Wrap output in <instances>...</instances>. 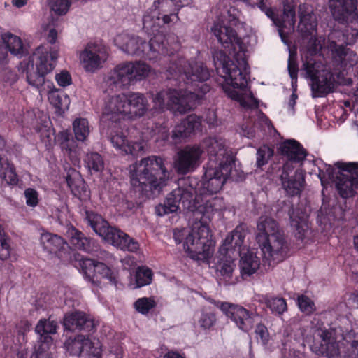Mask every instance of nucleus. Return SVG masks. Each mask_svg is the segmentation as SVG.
<instances>
[{
    "mask_svg": "<svg viewBox=\"0 0 358 358\" xmlns=\"http://www.w3.org/2000/svg\"><path fill=\"white\" fill-rule=\"evenodd\" d=\"M183 83L182 81L180 83ZM180 87L169 88L152 94V107L148 110L149 103L147 97L140 92H129L127 95H117L110 98L105 106L101 117V127L103 133L110 138L113 146L124 155L136 157L143 150L140 142L129 141L127 139L126 122L143 117L148 112V117L152 120L155 127L164 124L166 122V111L185 114L200 104L203 95L198 87H192L198 93Z\"/></svg>",
    "mask_w": 358,
    "mask_h": 358,
    "instance_id": "f257e3e1",
    "label": "nucleus"
},
{
    "mask_svg": "<svg viewBox=\"0 0 358 358\" xmlns=\"http://www.w3.org/2000/svg\"><path fill=\"white\" fill-rule=\"evenodd\" d=\"M125 39L126 42L120 46V48L131 55H136L149 60L155 59L159 55H168L171 57L169 65L166 70V78L172 85L180 84L182 81L185 85L190 87H199L201 92L208 93L210 90V86L206 84L210 77L209 69L203 63L197 62H189L178 55H175L170 52L166 45V37L164 34H156L149 42L139 36H119L115 41L119 43L120 40Z\"/></svg>",
    "mask_w": 358,
    "mask_h": 358,
    "instance_id": "f03ea898",
    "label": "nucleus"
},
{
    "mask_svg": "<svg viewBox=\"0 0 358 358\" xmlns=\"http://www.w3.org/2000/svg\"><path fill=\"white\" fill-rule=\"evenodd\" d=\"M192 194L182 189H175L168 194L164 204L155 207V213L163 216L177 212L181 207L192 213L193 220L192 233L186 236L183 243L184 249L192 255H207L215 244L209 222L215 213L224 208L222 198L206 200L199 205L196 199H192Z\"/></svg>",
    "mask_w": 358,
    "mask_h": 358,
    "instance_id": "7ed1b4c3",
    "label": "nucleus"
},
{
    "mask_svg": "<svg viewBox=\"0 0 358 358\" xmlns=\"http://www.w3.org/2000/svg\"><path fill=\"white\" fill-rule=\"evenodd\" d=\"M211 31L222 45L234 53L231 59L222 50L213 51V60L217 75L225 76L231 78L234 85L243 87L246 83L245 75L248 69V63L245 57L246 48L241 38L230 26L221 22H216L211 28Z\"/></svg>",
    "mask_w": 358,
    "mask_h": 358,
    "instance_id": "20e7f679",
    "label": "nucleus"
},
{
    "mask_svg": "<svg viewBox=\"0 0 358 358\" xmlns=\"http://www.w3.org/2000/svg\"><path fill=\"white\" fill-rule=\"evenodd\" d=\"M131 184L141 200L154 197L166 185L169 173L164 159L151 155L136 162L130 168Z\"/></svg>",
    "mask_w": 358,
    "mask_h": 358,
    "instance_id": "39448f33",
    "label": "nucleus"
},
{
    "mask_svg": "<svg viewBox=\"0 0 358 358\" xmlns=\"http://www.w3.org/2000/svg\"><path fill=\"white\" fill-rule=\"evenodd\" d=\"M256 240L262 252L263 258L271 265L285 258L288 247L284 233L279 229L278 223L271 217H265L257 224Z\"/></svg>",
    "mask_w": 358,
    "mask_h": 358,
    "instance_id": "423d86ee",
    "label": "nucleus"
},
{
    "mask_svg": "<svg viewBox=\"0 0 358 358\" xmlns=\"http://www.w3.org/2000/svg\"><path fill=\"white\" fill-rule=\"evenodd\" d=\"M301 71L311 81L313 97H324L333 92L337 84L335 73L322 61L321 57H301Z\"/></svg>",
    "mask_w": 358,
    "mask_h": 358,
    "instance_id": "0eeeda50",
    "label": "nucleus"
},
{
    "mask_svg": "<svg viewBox=\"0 0 358 358\" xmlns=\"http://www.w3.org/2000/svg\"><path fill=\"white\" fill-rule=\"evenodd\" d=\"M330 36H342L345 43V45L338 44L335 41L329 39L327 44L328 51L331 53L336 80L338 83L342 78H340L341 76H343V71L357 63V54L347 48L346 45H352L356 41L358 37V28H353L348 25L343 32H334Z\"/></svg>",
    "mask_w": 358,
    "mask_h": 358,
    "instance_id": "6e6552de",
    "label": "nucleus"
},
{
    "mask_svg": "<svg viewBox=\"0 0 358 358\" xmlns=\"http://www.w3.org/2000/svg\"><path fill=\"white\" fill-rule=\"evenodd\" d=\"M234 161L230 157H227L223 162H220L219 166H213V164H208L203 176L202 184L200 189V195H194L196 192L192 188L178 187L185 191L192 192V199H196L199 202L197 206L202 205L206 200L213 199L208 198V194L213 195L217 193L229 177ZM215 198H218L215 196Z\"/></svg>",
    "mask_w": 358,
    "mask_h": 358,
    "instance_id": "1a4fd4ad",
    "label": "nucleus"
},
{
    "mask_svg": "<svg viewBox=\"0 0 358 358\" xmlns=\"http://www.w3.org/2000/svg\"><path fill=\"white\" fill-rule=\"evenodd\" d=\"M336 328L322 329L311 327L313 339L318 336L321 339V352L329 357L340 355L343 358H358V341H349L347 336L341 334L342 341L338 340Z\"/></svg>",
    "mask_w": 358,
    "mask_h": 358,
    "instance_id": "9d476101",
    "label": "nucleus"
},
{
    "mask_svg": "<svg viewBox=\"0 0 358 358\" xmlns=\"http://www.w3.org/2000/svg\"><path fill=\"white\" fill-rule=\"evenodd\" d=\"M86 220L93 231L107 243L122 250L136 252L139 249L137 241L123 231L109 225L103 217L92 211L86 212Z\"/></svg>",
    "mask_w": 358,
    "mask_h": 358,
    "instance_id": "9b49d317",
    "label": "nucleus"
},
{
    "mask_svg": "<svg viewBox=\"0 0 358 358\" xmlns=\"http://www.w3.org/2000/svg\"><path fill=\"white\" fill-rule=\"evenodd\" d=\"M58 52V48L48 45H41L35 49L31 56V62L36 66V71H29L27 73V80L30 85L37 88L43 85L45 76L55 68Z\"/></svg>",
    "mask_w": 358,
    "mask_h": 358,
    "instance_id": "f8f14e48",
    "label": "nucleus"
},
{
    "mask_svg": "<svg viewBox=\"0 0 358 358\" xmlns=\"http://www.w3.org/2000/svg\"><path fill=\"white\" fill-rule=\"evenodd\" d=\"M150 71V66L144 62H124L116 65L108 78L110 84L121 88L145 79Z\"/></svg>",
    "mask_w": 358,
    "mask_h": 358,
    "instance_id": "ddd939ff",
    "label": "nucleus"
},
{
    "mask_svg": "<svg viewBox=\"0 0 358 358\" xmlns=\"http://www.w3.org/2000/svg\"><path fill=\"white\" fill-rule=\"evenodd\" d=\"M245 2L255 4L266 15L270 18L279 28V33L282 41L285 38L282 29L288 24L294 27L296 23V4L294 0H283V13L280 16L275 14L268 0H243Z\"/></svg>",
    "mask_w": 358,
    "mask_h": 358,
    "instance_id": "4468645a",
    "label": "nucleus"
},
{
    "mask_svg": "<svg viewBox=\"0 0 358 358\" xmlns=\"http://www.w3.org/2000/svg\"><path fill=\"white\" fill-rule=\"evenodd\" d=\"M335 166L338 169L336 187L343 198L353 196L358 189V163L338 162Z\"/></svg>",
    "mask_w": 358,
    "mask_h": 358,
    "instance_id": "2eb2a0df",
    "label": "nucleus"
},
{
    "mask_svg": "<svg viewBox=\"0 0 358 358\" xmlns=\"http://www.w3.org/2000/svg\"><path fill=\"white\" fill-rule=\"evenodd\" d=\"M66 350L71 356L83 358H102L101 345L99 341L93 342L88 337L78 335L69 337L64 343Z\"/></svg>",
    "mask_w": 358,
    "mask_h": 358,
    "instance_id": "dca6fc26",
    "label": "nucleus"
},
{
    "mask_svg": "<svg viewBox=\"0 0 358 358\" xmlns=\"http://www.w3.org/2000/svg\"><path fill=\"white\" fill-rule=\"evenodd\" d=\"M79 265L85 278L92 282L96 283L101 279H106L111 285L117 286V274L104 263L90 258H82Z\"/></svg>",
    "mask_w": 358,
    "mask_h": 358,
    "instance_id": "f3484780",
    "label": "nucleus"
},
{
    "mask_svg": "<svg viewBox=\"0 0 358 358\" xmlns=\"http://www.w3.org/2000/svg\"><path fill=\"white\" fill-rule=\"evenodd\" d=\"M284 164L279 170L282 187L289 196H298L303 190L305 182L304 174L300 168H289Z\"/></svg>",
    "mask_w": 358,
    "mask_h": 358,
    "instance_id": "a211bd4d",
    "label": "nucleus"
},
{
    "mask_svg": "<svg viewBox=\"0 0 358 358\" xmlns=\"http://www.w3.org/2000/svg\"><path fill=\"white\" fill-rule=\"evenodd\" d=\"M357 0H330L329 8L334 19L341 24L358 23Z\"/></svg>",
    "mask_w": 358,
    "mask_h": 358,
    "instance_id": "6ab92c4d",
    "label": "nucleus"
},
{
    "mask_svg": "<svg viewBox=\"0 0 358 358\" xmlns=\"http://www.w3.org/2000/svg\"><path fill=\"white\" fill-rule=\"evenodd\" d=\"M203 150L200 146L187 145L178 152L174 166L178 173L187 174L193 171L199 165Z\"/></svg>",
    "mask_w": 358,
    "mask_h": 358,
    "instance_id": "aec40b11",
    "label": "nucleus"
},
{
    "mask_svg": "<svg viewBox=\"0 0 358 358\" xmlns=\"http://www.w3.org/2000/svg\"><path fill=\"white\" fill-rule=\"evenodd\" d=\"M106 48L99 44L89 43L80 53V61L86 71L94 72L107 60Z\"/></svg>",
    "mask_w": 358,
    "mask_h": 358,
    "instance_id": "412c9836",
    "label": "nucleus"
},
{
    "mask_svg": "<svg viewBox=\"0 0 358 358\" xmlns=\"http://www.w3.org/2000/svg\"><path fill=\"white\" fill-rule=\"evenodd\" d=\"M223 314L243 332H249L254 327L255 314L241 305L229 303Z\"/></svg>",
    "mask_w": 358,
    "mask_h": 358,
    "instance_id": "4be33fe9",
    "label": "nucleus"
},
{
    "mask_svg": "<svg viewBox=\"0 0 358 358\" xmlns=\"http://www.w3.org/2000/svg\"><path fill=\"white\" fill-rule=\"evenodd\" d=\"M278 152L287 159L285 164H289V168H296L294 164L302 165L308 155L307 150L295 139H287L282 141L279 145Z\"/></svg>",
    "mask_w": 358,
    "mask_h": 358,
    "instance_id": "5701e85b",
    "label": "nucleus"
},
{
    "mask_svg": "<svg viewBox=\"0 0 358 358\" xmlns=\"http://www.w3.org/2000/svg\"><path fill=\"white\" fill-rule=\"evenodd\" d=\"M250 66H248V69L247 71V75H245V81L246 83L243 87H238L236 85H234L231 81V78L227 77L225 76H220V79L222 82L220 83V86L225 93V94L232 100L236 101L241 103V105L245 108H257L259 107V100L254 96H251L250 103H248L242 93L238 92L236 90H244L246 89L248 80L250 78Z\"/></svg>",
    "mask_w": 358,
    "mask_h": 358,
    "instance_id": "b1692460",
    "label": "nucleus"
},
{
    "mask_svg": "<svg viewBox=\"0 0 358 358\" xmlns=\"http://www.w3.org/2000/svg\"><path fill=\"white\" fill-rule=\"evenodd\" d=\"M63 325L69 331H80L90 334L94 331V320L85 313L75 311L65 315Z\"/></svg>",
    "mask_w": 358,
    "mask_h": 358,
    "instance_id": "393cba45",
    "label": "nucleus"
},
{
    "mask_svg": "<svg viewBox=\"0 0 358 358\" xmlns=\"http://www.w3.org/2000/svg\"><path fill=\"white\" fill-rule=\"evenodd\" d=\"M199 146L203 150V152L208 153L210 159L208 164L215 163L219 166L220 162H223L228 157L234 160L233 157L227 152L222 139L214 137L206 138Z\"/></svg>",
    "mask_w": 358,
    "mask_h": 358,
    "instance_id": "a878e982",
    "label": "nucleus"
},
{
    "mask_svg": "<svg viewBox=\"0 0 358 358\" xmlns=\"http://www.w3.org/2000/svg\"><path fill=\"white\" fill-rule=\"evenodd\" d=\"M56 140L59 143L64 155L69 159L71 163L73 165L78 164L80 148L76 141L73 139L71 133L68 130L60 131L57 134Z\"/></svg>",
    "mask_w": 358,
    "mask_h": 358,
    "instance_id": "bb28decb",
    "label": "nucleus"
},
{
    "mask_svg": "<svg viewBox=\"0 0 358 358\" xmlns=\"http://www.w3.org/2000/svg\"><path fill=\"white\" fill-rule=\"evenodd\" d=\"M201 120L194 114L188 115L179 124H176L171 131V138L174 143H178L181 138H185L194 134L201 129Z\"/></svg>",
    "mask_w": 358,
    "mask_h": 358,
    "instance_id": "cd10ccee",
    "label": "nucleus"
},
{
    "mask_svg": "<svg viewBox=\"0 0 358 358\" xmlns=\"http://www.w3.org/2000/svg\"><path fill=\"white\" fill-rule=\"evenodd\" d=\"M178 14V13H160L159 12V15H162V17L157 16L155 18L150 14L146 13L143 17V29L146 31H150L154 36L156 34H161L159 31L160 22H162L163 25L171 22L175 23L179 20ZM162 34H163L162 33Z\"/></svg>",
    "mask_w": 358,
    "mask_h": 358,
    "instance_id": "c85d7f7f",
    "label": "nucleus"
},
{
    "mask_svg": "<svg viewBox=\"0 0 358 358\" xmlns=\"http://www.w3.org/2000/svg\"><path fill=\"white\" fill-rule=\"evenodd\" d=\"M20 178L14 164L7 157L0 156L1 187L14 188L18 185Z\"/></svg>",
    "mask_w": 358,
    "mask_h": 358,
    "instance_id": "c756f323",
    "label": "nucleus"
},
{
    "mask_svg": "<svg viewBox=\"0 0 358 358\" xmlns=\"http://www.w3.org/2000/svg\"><path fill=\"white\" fill-rule=\"evenodd\" d=\"M58 324L56 321L41 319L36 326L35 331L39 336L40 345L43 350H49L52 343L51 334L57 333Z\"/></svg>",
    "mask_w": 358,
    "mask_h": 358,
    "instance_id": "7c9ffc66",
    "label": "nucleus"
},
{
    "mask_svg": "<svg viewBox=\"0 0 358 358\" xmlns=\"http://www.w3.org/2000/svg\"><path fill=\"white\" fill-rule=\"evenodd\" d=\"M66 182L75 197L85 200L89 196L87 185L75 169H69L66 176Z\"/></svg>",
    "mask_w": 358,
    "mask_h": 358,
    "instance_id": "2f4dec72",
    "label": "nucleus"
},
{
    "mask_svg": "<svg viewBox=\"0 0 358 358\" xmlns=\"http://www.w3.org/2000/svg\"><path fill=\"white\" fill-rule=\"evenodd\" d=\"M291 226L294 228L295 237L303 241L308 229L307 215L304 211L293 207L289 210Z\"/></svg>",
    "mask_w": 358,
    "mask_h": 358,
    "instance_id": "473e14b6",
    "label": "nucleus"
},
{
    "mask_svg": "<svg viewBox=\"0 0 358 358\" xmlns=\"http://www.w3.org/2000/svg\"><path fill=\"white\" fill-rule=\"evenodd\" d=\"M299 32L303 36H313V34L316 33L317 27V22L315 14L313 11L303 10L302 7L299 6Z\"/></svg>",
    "mask_w": 358,
    "mask_h": 358,
    "instance_id": "72a5a7b5",
    "label": "nucleus"
},
{
    "mask_svg": "<svg viewBox=\"0 0 358 358\" xmlns=\"http://www.w3.org/2000/svg\"><path fill=\"white\" fill-rule=\"evenodd\" d=\"M245 239V234L241 230L236 227L229 234L224 240L221 246V250L226 253L229 251L236 252L239 256L242 252V246Z\"/></svg>",
    "mask_w": 358,
    "mask_h": 358,
    "instance_id": "f704fd0d",
    "label": "nucleus"
},
{
    "mask_svg": "<svg viewBox=\"0 0 358 358\" xmlns=\"http://www.w3.org/2000/svg\"><path fill=\"white\" fill-rule=\"evenodd\" d=\"M241 275L243 278L251 276L256 273L260 266L259 258L252 252L248 250L245 254L241 255Z\"/></svg>",
    "mask_w": 358,
    "mask_h": 358,
    "instance_id": "c9c22d12",
    "label": "nucleus"
},
{
    "mask_svg": "<svg viewBox=\"0 0 358 358\" xmlns=\"http://www.w3.org/2000/svg\"><path fill=\"white\" fill-rule=\"evenodd\" d=\"M40 243L43 249L48 252L57 253L64 248L66 241L57 234L44 232L41 235Z\"/></svg>",
    "mask_w": 358,
    "mask_h": 358,
    "instance_id": "e433bc0d",
    "label": "nucleus"
},
{
    "mask_svg": "<svg viewBox=\"0 0 358 358\" xmlns=\"http://www.w3.org/2000/svg\"><path fill=\"white\" fill-rule=\"evenodd\" d=\"M71 237L70 243L75 249L90 252L94 246V241L76 228L71 231Z\"/></svg>",
    "mask_w": 358,
    "mask_h": 358,
    "instance_id": "4c0bfd02",
    "label": "nucleus"
},
{
    "mask_svg": "<svg viewBox=\"0 0 358 358\" xmlns=\"http://www.w3.org/2000/svg\"><path fill=\"white\" fill-rule=\"evenodd\" d=\"M189 3V0H157L154 2V6L160 13H178L180 8Z\"/></svg>",
    "mask_w": 358,
    "mask_h": 358,
    "instance_id": "58836bf2",
    "label": "nucleus"
},
{
    "mask_svg": "<svg viewBox=\"0 0 358 358\" xmlns=\"http://www.w3.org/2000/svg\"><path fill=\"white\" fill-rule=\"evenodd\" d=\"M84 163L91 173H101L104 169L103 158L96 152H87L84 159Z\"/></svg>",
    "mask_w": 358,
    "mask_h": 358,
    "instance_id": "ea45409f",
    "label": "nucleus"
},
{
    "mask_svg": "<svg viewBox=\"0 0 358 358\" xmlns=\"http://www.w3.org/2000/svg\"><path fill=\"white\" fill-rule=\"evenodd\" d=\"M50 103L57 109L64 111L68 109L70 104V99L64 91L55 89L48 94Z\"/></svg>",
    "mask_w": 358,
    "mask_h": 358,
    "instance_id": "a19ab883",
    "label": "nucleus"
},
{
    "mask_svg": "<svg viewBox=\"0 0 358 358\" xmlns=\"http://www.w3.org/2000/svg\"><path fill=\"white\" fill-rule=\"evenodd\" d=\"M217 322V317L215 313L210 308H202L201 315L197 320L199 327L204 330L211 329Z\"/></svg>",
    "mask_w": 358,
    "mask_h": 358,
    "instance_id": "79ce46f5",
    "label": "nucleus"
},
{
    "mask_svg": "<svg viewBox=\"0 0 358 358\" xmlns=\"http://www.w3.org/2000/svg\"><path fill=\"white\" fill-rule=\"evenodd\" d=\"M73 130L78 141L83 142L90 134L89 122L85 118H77L73 122Z\"/></svg>",
    "mask_w": 358,
    "mask_h": 358,
    "instance_id": "37998d69",
    "label": "nucleus"
},
{
    "mask_svg": "<svg viewBox=\"0 0 358 358\" xmlns=\"http://www.w3.org/2000/svg\"><path fill=\"white\" fill-rule=\"evenodd\" d=\"M2 38L6 48L13 55H17L23 52V44L20 37L13 34L7 33L3 36Z\"/></svg>",
    "mask_w": 358,
    "mask_h": 358,
    "instance_id": "c03bdc74",
    "label": "nucleus"
},
{
    "mask_svg": "<svg viewBox=\"0 0 358 358\" xmlns=\"http://www.w3.org/2000/svg\"><path fill=\"white\" fill-rule=\"evenodd\" d=\"M156 306L157 302L153 296L138 298L134 303L136 311L143 315H148Z\"/></svg>",
    "mask_w": 358,
    "mask_h": 358,
    "instance_id": "a18cd8bd",
    "label": "nucleus"
},
{
    "mask_svg": "<svg viewBox=\"0 0 358 358\" xmlns=\"http://www.w3.org/2000/svg\"><path fill=\"white\" fill-rule=\"evenodd\" d=\"M153 273L146 266H139L135 273V282L136 287H142L150 285L152 280Z\"/></svg>",
    "mask_w": 358,
    "mask_h": 358,
    "instance_id": "49530a36",
    "label": "nucleus"
},
{
    "mask_svg": "<svg viewBox=\"0 0 358 358\" xmlns=\"http://www.w3.org/2000/svg\"><path fill=\"white\" fill-rule=\"evenodd\" d=\"M274 150L268 145L260 146L257 150L256 165L257 168H262L268 164L269 159L273 156Z\"/></svg>",
    "mask_w": 358,
    "mask_h": 358,
    "instance_id": "de8ad7c7",
    "label": "nucleus"
},
{
    "mask_svg": "<svg viewBox=\"0 0 358 358\" xmlns=\"http://www.w3.org/2000/svg\"><path fill=\"white\" fill-rule=\"evenodd\" d=\"M322 40L316 36L311 38L307 44V48L302 56L313 57H321V50L322 49Z\"/></svg>",
    "mask_w": 358,
    "mask_h": 358,
    "instance_id": "09e8293b",
    "label": "nucleus"
},
{
    "mask_svg": "<svg viewBox=\"0 0 358 358\" xmlns=\"http://www.w3.org/2000/svg\"><path fill=\"white\" fill-rule=\"evenodd\" d=\"M266 305L273 314L282 315L287 309L286 300L280 297H273L266 301Z\"/></svg>",
    "mask_w": 358,
    "mask_h": 358,
    "instance_id": "8fccbe9b",
    "label": "nucleus"
},
{
    "mask_svg": "<svg viewBox=\"0 0 358 358\" xmlns=\"http://www.w3.org/2000/svg\"><path fill=\"white\" fill-rule=\"evenodd\" d=\"M297 305L300 310L306 315H310L316 310V306L314 301L304 294L298 296Z\"/></svg>",
    "mask_w": 358,
    "mask_h": 358,
    "instance_id": "3c124183",
    "label": "nucleus"
},
{
    "mask_svg": "<svg viewBox=\"0 0 358 358\" xmlns=\"http://www.w3.org/2000/svg\"><path fill=\"white\" fill-rule=\"evenodd\" d=\"M8 240V238L0 224V260H6L10 257V247Z\"/></svg>",
    "mask_w": 358,
    "mask_h": 358,
    "instance_id": "603ef678",
    "label": "nucleus"
},
{
    "mask_svg": "<svg viewBox=\"0 0 358 358\" xmlns=\"http://www.w3.org/2000/svg\"><path fill=\"white\" fill-rule=\"evenodd\" d=\"M255 334V338L258 343H261L264 346L268 344L270 334L267 327L264 324L259 323L256 325Z\"/></svg>",
    "mask_w": 358,
    "mask_h": 358,
    "instance_id": "864d4df0",
    "label": "nucleus"
},
{
    "mask_svg": "<svg viewBox=\"0 0 358 358\" xmlns=\"http://www.w3.org/2000/svg\"><path fill=\"white\" fill-rule=\"evenodd\" d=\"M287 69L290 78L292 80V84L293 85L294 83H297L299 72V66L296 56L293 53L289 54Z\"/></svg>",
    "mask_w": 358,
    "mask_h": 358,
    "instance_id": "5fc2aeb1",
    "label": "nucleus"
},
{
    "mask_svg": "<svg viewBox=\"0 0 358 358\" xmlns=\"http://www.w3.org/2000/svg\"><path fill=\"white\" fill-rule=\"evenodd\" d=\"M71 5L70 0H51L50 8L57 15L66 14Z\"/></svg>",
    "mask_w": 358,
    "mask_h": 358,
    "instance_id": "6e6d98bb",
    "label": "nucleus"
},
{
    "mask_svg": "<svg viewBox=\"0 0 358 358\" xmlns=\"http://www.w3.org/2000/svg\"><path fill=\"white\" fill-rule=\"evenodd\" d=\"M26 204L29 207H36L39 203V194L37 190L34 188H27L24 192Z\"/></svg>",
    "mask_w": 358,
    "mask_h": 358,
    "instance_id": "4d7b16f0",
    "label": "nucleus"
},
{
    "mask_svg": "<svg viewBox=\"0 0 358 358\" xmlns=\"http://www.w3.org/2000/svg\"><path fill=\"white\" fill-rule=\"evenodd\" d=\"M55 80L60 87H65L72 83V78L70 73L66 70L62 71L55 75Z\"/></svg>",
    "mask_w": 358,
    "mask_h": 358,
    "instance_id": "13d9d810",
    "label": "nucleus"
},
{
    "mask_svg": "<svg viewBox=\"0 0 358 358\" xmlns=\"http://www.w3.org/2000/svg\"><path fill=\"white\" fill-rule=\"evenodd\" d=\"M219 266L221 275L230 278L232 275L235 265L233 262L227 260L221 263Z\"/></svg>",
    "mask_w": 358,
    "mask_h": 358,
    "instance_id": "bf43d9fd",
    "label": "nucleus"
},
{
    "mask_svg": "<svg viewBox=\"0 0 358 358\" xmlns=\"http://www.w3.org/2000/svg\"><path fill=\"white\" fill-rule=\"evenodd\" d=\"M207 301H208L210 303L214 305L217 308H218L222 313L226 310L227 307L228 306V304L229 302L226 301H217L214 299L211 296H208L205 298Z\"/></svg>",
    "mask_w": 358,
    "mask_h": 358,
    "instance_id": "052dcab7",
    "label": "nucleus"
},
{
    "mask_svg": "<svg viewBox=\"0 0 358 358\" xmlns=\"http://www.w3.org/2000/svg\"><path fill=\"white\" fill-rule=\"evenodd\" d=\"M141 201H136V200H129L127 199H123L121 203L122 207L126 210H133L136 206L138 204V203H141Z\"/></svg>",
    "mask_w": 358,
    "mask_h": 358,
    "instance_id": "680f3d73",
    "label": "nucleus"
},
{
    "mask_svg": "<svg viewBox=\"0 0 358 358\" xmlns=\"http://www.w3.org/2000/svg\"><path fill=\"white\" fill-rule=\"evenodd\" d=\"M30 358H51V356L48 352V350H43L38 346Z\"/></svg>",
    "mask_w": 358,
    "mask_h": 358,
    "instance_id": "e2e57ef3",
    "label": "nucleus"
},
{
    "mask_svg": "<svg viewBox=\"0 0 358 358\" xmlns=\"http://www.w3.org/2000/svg\"><path fill=\"white\" fill-rule=\"evenodd\" d=\"M57 31L55 29H50L47 35L48 42L51 45H54L57 39Z\"/></svg>",
    "mask_w": 358,
    "mask_h": 358,
    "instance_id": "0e129e2a",
    "label": "nucleus"
},
{
    "mask_svg": "<svg viewBox=\"0 0 358 358\" xmlns=\"http://www.w3.org/2000/svg\"><path fill=\"white\" fill-rule=\"evenodd\" d=\"M243 134L248 138H252L255 137V131L252 127H250L248 129V127H245V128L243 127Z\"/></svg>",
    "mask_w": 358,
    "mask_h": 358,
    "instance_id": "69168bd1",
    "label": "nucleus"
},
{
    "mask_svg": "<svg viewBox=\"0 0 358 358\" xmlns=\"http://www.w3.org/2000/svg\"><path fill=\"white\" fill-rule=\"evenodd\" d=\"M164 358H185V357L176 351L170 350L164 355Z\"/></svg>",
    "mask_w": 358,
    "mask_h": 358,
    "instance_id": "338daca9",
    "label": "nucleus"
},
{
    "mask_svg": "<svg viewBox=\"0 0 358 358\" xmlns=\"http://www.w3.org/2000/svg\"><path fill=\"white\" fill-rule=\"evenodd\" d=\"M182 231L180 230H174L173 231V238L176 243H180L183 241V234H182Z\"/></svg>",
    "mask_w": 358,
    "mask_h": 358,
    "instance_id": "774afa93",
    "label": "nucleus"
}]
</instances>
